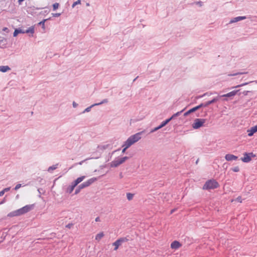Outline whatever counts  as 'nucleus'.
<instances>
[{"label": "nucleus", "instance_id": "1", "mask_svg": "<svg viewBox=\"0 0 257 257\" xmlns=\"http://www.w3.org/2000/svg\"><path fill=\"white\" fill-rule=\"evenodd\" d=\"M219 186L218 183L214 179H210L206 182L203 186V190L214 189Z\"/></svg>", "mask_w": 257, "mask_h": 257}, {"label": "nucleus", "instance_id": "2", "mask_svg": "<svg viewBox=\"0 0 257 257\" xmlns=\"http://www.w3.org/2000/svg\"><path fill=\"white\" fill-rule=\"evenodd\" d=\"M141 133H138L129 137L125 142L127 143V147H130L133 144L139 141L141 138L140 137Z\"/></svg>", "mask_w": 257, "mask_h": 257}, {"label": "nucleus", "instance_id": "3", "mask_svg": "<svg viewBox=\"0 0 257 257\" xmlns=\"http://www.w3.org/2000/svg\"><path fill=\"white\" fill-rule=\"evenodd\" d=\"M127 159V157H124L121 158H118L111 162L110 163V166L111 167H116L118 166L123 163Z\"/></svg>", "mask_w": 257, "mask_h": 257}, {"label": "nucleus", "instance_id": "4", "mask_svg": "<svg viewBox=\"0 0 257 257\" xmlns=\"http://www.w3.org/2000/svg\"><path fill=\"white\" fill-rule=\"evenodd\" d=\"M205 122V119L196 118L192 124V127L194 129H198L202 126Z\"/></svg>", "mask_w": 257, "mask_h": 257}, {"label": "nucleus", "instance_id": "5", "mask_svg": "<svg viewBox=\"0 0 257 257\" xmlns=\"http://www.w3.org/2000/svg\"><path fill=\"white\" fill-rule=\"evenodd\" d=\"M255 157V155L252 153H245L243 154V157H242L240 159L244 163H248L251 160L252 158H254Z\"/></svg>", "mask_w": 257, "mask_h": 257}, {"label": "nucleus", "instance_id": "6", "mask_svg": "<svg viewBox=\"0 0 257 257\" xmlns=\"http://www.w3.org/2000/svg\"><path fill=\"white\" fill-rule=\"evenodd\" d=\"M96 180H97L96 178H92L89 179L87 181H86V182L83 183L82 184H81V185H80L79 186V189H82L84 188L88 187L89 186H90L91 184L94 183Z\"/></svg>", "mask_w": 257, "mask_h": 257}, {"label": "nucleus", "instance_id": "7", "mask_svg": "<svg viewBox=\"0 0 257 257\" xmlns=\"http://www.w3.org/2000/svg\"><path fill=\"white\" fill-rule=\"evenodd\" d=\"M23 214V213H22V209H21V208H20V209H19L18 210H16L15 211H12V212L9 213L8 214V216L10 217H13L14 216H20Z\"/></svg>", "mask_w": 257, "mask_h": 257}, {"label": "nucleus", "instance_id": "8", "mask_svg": "<svg viewBox=\"0 0 257 257\" xmlns=\"http://www.w3.org/2000/svg\"><path fill=\"white\" fill-rule=\"evenodd\" d=\"M124 241L123 238H119L116 240L115 242L112 243V245L114 246V250H116L118 247L121 245V243Z\"/></svg>", "mask_w": 257, "mask_h": 257}, {"label": "nucleus", "instance_id": "9", "mask_svg": "<svg viewBox=\"0 0 257 257\" xmlns=\"http://www.w3.org/2000/svg\"><path fill=\"white\" fill-rule=\"evenodd\" d=\"M257 132V125L251 127L250 129L247 130V135L248 137H251L253 134Z\"/></svg>", "mask_w": 257, "mask_h": 257}, {"label": "nucleus", "instance_id": "10", "mask_svg": "<svg viewBox=\"0 0 257 257\" xmlns=\"http://www.w3.org/2000/svg\"><path fill=\"white\" fill-rule=\"evenodd\" d=\"M33 208V205H26L22 208H21L22 213L24 214H25L29 211H30L31 210H32Z\"/></svg>", "mask_w": 257, "mask_h": 257}, {"label": "nucleus", "instance_id": "11", "mask_svg": "<svg viewBox=\"0 0 257 257\" xmlns=\"http://www.w3.org/2000/svg\"><path fill=\"white\" fill-rule=\"evenodd\" d=\"M181 246V244L178 241H174L171 244L172 249H177Z\"/></svg>", "mask_w": 257, "mask_h": 257}, {"label": "nucleus", "instance_id": "12", "mask_svg": "<svg viewBox=\"0 0 257 257\" xmlns=\"http://www.w3.org/2000/svg\"><path fill=\"white\" fill-rule=\"evenodd\" d=\"M238 157L235 155L232 154H226L225 156V159L227 161H231L233 160H236Z\"/></svg>", "mask_w": 257, "mask_h": 257}, {"label": "nucleus", "instance_id": "13", "mask_svg": "<svg viewBox=\"0 0 257 257\" xmlns=\"http://www.w3.org/2000/svg\"><path fill=\"white\" fill-rule=\"evenodd\" d=\"M171 119H172V118H170L166 119L165 121H163L159 126L155 128L154 131H156L163 127L165 125H166Z\"/></svg>", "mask_w": 257, "mask_h": 257}, {"label": "nucleus", "instance_id": "14", "mask_svg": "<svg viewBox=\"0 0 257 257\" xmlns=\"http://www.w3.org/2000/svg\"><path fill=\"white\" fill-rule=\"evenodd\" d=\"M85 177L84 176L79 177L76 180H75L72 184H73L74 186H76L79 183L81 182L85 179Z\"/></svg>", "mask_w": 257, "mask_h": 257}, {"label": "nucleus", "instance_id": "15", "mask_svg": "<svg viewBox=\"0 0 257 257\" xmlns=\"http://www.w3.org/2000/svg\"><path fill=\"white\" fill-rule=\"evenodd\" d=\"M104 236V234L103 232H100L97 233L95 236V239L97 242H99Z\"/></svg>", "mask_w": 257, "mask_h": 257}, {"label": "nucleus", "instance_id": "16", "mask_svg": "<svg viewBox=\"0 0 257 257\" xmlns=\"http://www.w3.org/2000/svg\"><path fill=\"white\" fill-rule=\"evenodd\" d=\"M238 90H236V91H231L227 94H224L223 95H222L221 96L222 97H231V96H234L236 93L237 92Z\"/></svg>", "mask_w": 257, "mask_h": 257}, {"label": "nucleus", "instance_id": "17", "mask_svg": "<svg viewBox=\"0 0 257 257\" xmlns=\"http://www.w3.org/2000/svg\"><path fill=\"white\" fill-rule=\"evenodd\" d=\"M245 18H246L245 17H237L234 18L233 19L231 20L230 21V23H235V22H237L238 21L244 20Z\"/></svg>", "mask_w": 257, "mask_h": 257}, {"label": "nucleus", "instance_id": "18", "mask_svg": "<svg viewBox=\"0 0 257 257\" xmlns=\"http://www.w3.org/2000/svg\"><path fill=\"white\" fill-rule=\"evenodd\" d=\"M11 69L8 66H0V71L3 72H6Z\"/></svg>", "mask_w": 257, "mask_h": 257}, {"label": "nucleus", "instance_id": "19", "mask_svg": "<svg viewBox=\"0 0 257 257\" xmlns=\"http://www.w3.org/2000/svg\"><path fill=\"white\" fill-rule=\"evenodd\" d=\"M202 106V104H201L199 105L194 107L190 109V110H189V112L191 113V112H194L196 110H197V109H198L199 108H200Z\"/></svg>", "mask_w": 257, "mask_h": 257}, {"label": "nucleus", "instance_id": "20", "mask_svg": "<svg viewBox=\"0 0 257 257\" xmlns=\"http://www.w3.org/2000/svg\"><path fill=\"white\" fill-rule=\"evenodd\" d=\"M19 33H25V32L22 30L16 29L13 34L14 37H16Z\"/></svg>", "mask_w": 257, "mask_h": 257}, {"label": "nucleus", "instance_id": "21", "mask_svg": "<svg viewBox=\"0 0 257 257\" xmlns=\"http://www.w3.org/2000/svg\"><path fill=\"white\" fill-rule=\"evenodd\" d=\"M24 32L26 33H30L33 34L34 33V28L33 27H30L28 30Z\"/></svg>", "mask_w": 257, "mask_h": 257}, {"label": "nucleus", "instance_id": "22", "mask_svg": "<svg viewBox=\"0 0 257 257\" xmlns=\"http://www.w3.org/2000/svg\"><path fill=\"white\" fill-rule=\"evenodd\" d=\"M134 194H132V193H127L126 194V197H127V199L128 200H131L133 199V197H134Z\"/></svg>", "mask_w": 257, "mask_h": 257}, {"label": "nucleus", "instance_id": "23", "mask_svg": "<svg viewBox=\"0 0 257 257\" xmlns=\"http://www.w3.org/2000/svg\"><path fill=\"white\" fill-rule=\"evenodd\" d=\"M57 166H58V164H56L55 165H54L53 166H51L49 168H48V171L49 172H51L54 170H55L57 168Z\"/></svg>", "mask_w": 257, "mask_h": 257}, {"label": "nucleus", "instance_id": "24", "mask_svg": "<svg viewBox=\"0 0 257 257\" xmlns=\"http://www.w3.org/2000/svg\"><path fill=\"white\" fill-rule=\"evenodd\" d=\"M59 7V3H56L53 5V10H56Z\"/></svg>", "mask_w": 257, "mask_h": 257}, {"label": "nucleus", "instance_id": "25", "mask_svg": "<svg viewBox=\"0 0 257 257\" xmlns=\"http://www.w3.org/2000/svg\"><path fill=\"white\" fill-rule=\"evenodd\" d=\"M81 4V1L77 0L76 2H74L72 6V8H74L76 5Z\"/></svg>", "mask_w": 257, "mask_h": 257}, {"label": "nucleus", "instance_id": "26", "mask_svg": "<svg viewBox=\"0 0 257 257\" xmlns=\"http://www.w3.org/2000/svg\"><path fill=\"white\" fill-rule=\"evenodd\" d=\"M217 100H218V99H217V98H214V99H213L212 100H210V101H208V102H207L206 105H209V104H211V103H214V102H216V101H217Z\"/></svg>", "mask_w": 257, "mask_h": 257}, {"label": "nucleus", "instance_id": "27", "mask_svg": "<svg viewBox=\"0 0 257 257\" xmlns=\"http://www.w3.org/2000/svg\"><path fill=\"white\" fill-rule=\"evenodd\" d=\"M123 147H124V149H123L122 150V153H124V152H125V150H126L127 148H128L130 147H127V143H126V142H125V143H124V145H123Z\"/></svg>", "mask_w": 257, "mask_h": 257}, {"label": "nucleus", "instance_id": "28", "mask_svg": "<svg viewBox=\"0 0 257 257\" xmlns=\"http://www.w3.org/2000/svg\"><path fill=\"white\" fill-rule=\"evenodd\" d=\"M75 187L76 186H74V185L72 184L71 186L70 187V188H68L69 192L71 193Z\"/></svg>", "mask_w": 257, "mask_h": 257}, {"label": "nucleus", "instance_id": "29", "mask_svg": "<svg viewBox=\"0 0 257 257\" xmlns=\"http://www.w3.org/2000/svg\"><path fill=\"white\" fill-rule=\"evenodd\" d=\"M232 170L234 172H238L239 171V168L238 166L232 168Z\"/></svg>", "mask_w": 257, "mask_h": 257}, {"label": "nucleus", "instance_id": "30", "mask_svg": "<svg viewBox=\"0 0 257 257\" xmlns=\"http://www.w3.org/2000/svg\"><path fill=\"white\" fill-rule=\"evenodd\" d=\"M108 101L107 99H104L102 101H101V102L100 103H96V104H95L94 105H92V106H94V105H99V104H102V103H106Z\"/></svg>", "mask_w": 257, "mask_h": 257}, {"label": "nucleus", "instance_id": "31", "mask_svg": "<svg viewBox=\"0 0 257 257\" xmlns=\"http://www.w3.org/2000/svg\"><path fill=\"white\" fill-rule=\"evenodd\" d=\"M182 111H183V110H182V111H180V112H177V113H176L174 114H173V115H172L170 118H172H172H173L174 117H176V116H178V115H179V114H180L181 112H182Z\"/></svg>", "mask_w": 257, "mask_h": 257}, {"label": "nucleus", "instance_id": "32", "mask_svg": "<svg viewBox=\"0 0 257 257\" xmlns=\"http://www.w3.org/2000/svg\"><path fill=\"white\" fill-rule=\"evenodd\" d=\"M236 200L240 203L242 202V198L241 196H238L236 198Z\"/></svg>", "mask_w": 257, "mask_h": 257}, {"label": "nucleus", "instance_id": "33", "mask_svg": "<svg viewBox=\"0 0 257 257\" xmlns=\"http://www.w3.org/2000/svg\"><path fill=\"white\" fill-rule=\"evenodd\" d=\"M73 225V224L72 223H69L66 225V227L68 228H71L72 227Z\"/></svg>", "mask_w": 257, "mask_h": 257}, {"label": "nucleus", "instance_id": "34", "mask_svg": "<svg viewBox=\"0 0 257 257\" xmlns=\"http://www.w3.org/2000/svg\"><path fill=\"white\" fill-rule=\"evenodd\" d=\"M21 187V184H17V185L16 186V187H15V189L16 190H17L19 189Z\"/></svg>", "mask_w": 257, "mask_h": 257}, {"label": "nucleus", "instance_id": "35", "mask_svg": "<svg viewBox=\"0 0 257 257\" xmlns=\"http://www.w3.org/2000/svg\"><path fill=\"white\" fill-rule=\"evenodd\" d=\"M247 84V83H243V84H241L240 85H238L237 86H236L234 87V88H237V87H241V86H243L244 85H245Z\"/></svg>", "mask_w": 257, "mask_h": 257}, {"label": "nucleus", "instance_id": "36", "mask_svg": "<svg viewBox=\"0 0 257 257\" xmlns=\"http://www.w3.org/2000/svg\"><path fill=\"white\" fill-rule=\"evenodd\" d=\"M3 31L4 32H6L7 33H8L9 32V30L7 28L5 27V28H4L3 29Z\"/></svg>", "mask_w": 257, "mask_h": 257}, {"label": "nucleus", "instance_id": "37", "mask_svg": "<svg viewBox=\"0 0 257 257\" xmlns=\"http://www.w3.org/2000/svg\"><path fill=\"white\" fill-rule=\"evenodd\" d=\"M46 21V20H44L43 21H41V22H40L39 24L42 25L43 26H44V24H45V22Z\"/></svg>", "mask_w": 257, "mask_h": 257}, {"label": "nucleus", "instance_id": "38", "mask_svg": "<svg viewBox=\"0 0 257 257\" xmlns=\"http://www.w3.org/2000/svg\"><path fill=\"white\" fill-rule=\"evenodd\" d=\"M5 191L4 190H3L2 191H1L0 192V196H3V195H4V194H5Z\"/></svg>", "mask_w": 257, "mask_h": 257}, {"label": "nucleus", "instance_id": "39", "mask_svg": "<svg viewBox=\"0 0 257 257\" xmlns=\"http://www.w3.org/2000/svg\"><path fill=\"white\" fill-rule=\"evenodd\" d=\"M95 220L96 222H99L100 221V218L99 217H97L95 218Z\"/></svg>", "mask_w": 257, "mask_h": 257}, {"label": "nucleus", "instance_id": "40", "mask_svg": "<svg viewBox=\"0 0 257 257\" xmlns=\"http://www.w3.org/2000/svg\"><path fill=\"white\" fill-rule=\"evenodd\" d=\"M190 112H189V110L187 112H186L185 113H184V116H187V115H188L189 114H190Z\"/></svg>", "mask_w": 257, "mask_h": 257}, {"label": "nucleus", "instance_id": "41", "mask_svg": "<svg viewBox=\"0 0 257 257\" xmlns=\"http://www.w3.org/2000/svg\"><path fill=\"white\" fill-rule=\"evenodd\" d=\"M10 189V188H5L4 189V190L5 191V192H7V191H9Z\"/></svg>", "mask_w": 257, "mask_h": 257}, {"label": "nucleus", "instance_id": "42", "mask_svg": "<svg viewBox=\"0 0 257 257\" xmlns=\"http://www.w3.org/2000/svg\"><path fill=\"white\" fill-rule=\"evenodd\" d=\"M60 16V14H59V13L54 14V17H59V16Z\"/></svg>", "mask_w": 257, "mask_h": 257}, {"label": "nucleus", "instance_id": "43", "mask_svg": "<svg viewBox=\"0 0 257 257\" xmlns=\"http://www.w3.org/2000/svg\"><path fill=\"white\" fill-rule=\"evenodd\" d=\"M80 190V189H79V188H78L77 189H76V190H75V194H77V193L79 192Z\"/></svg>", "mask_w": 257, "mask_h": 257}, {"label": "nucleus", "instance_id": "44", "mask_svg": "<svg viewBox=\"0 0 257 257\" xmlns=\"http://www.w3.org/2000/svg\"><path fill=\"white\" fill-rule=\"evenodd\" d=\"M90 107H87L85 109V111H89L90 110Z\"/></svg>", "mask_w": 257, "mask_h": 257}, {"label": "nucleus", "instance_id": "45", "mask_svg": "<svg viewBox=\"0 0 257 257\" xmlns=\"http://www.w3.org/2000/svg\"><path fill=\"white\" fill-rule=\"evenodd\" d=\"M24 0H19L18 2L19 3V4H20L23 1H24Z\"/></svg>", "mask_w": 257, "mask_h": 257}, {"label": "nucleus", "instance_id": "46", "mask_svg": "<svg viewBox=\"0 0 257 257\" xmlns=\"http://www.w3.org/2000/svg\"><path fill=\"white\" fill-rule=\"evenodd\" d=\"M244 73H236V74H233V75H237V74H243Z\"/></svg>", "mask_w": 257, "mask_h": 257}, {"label": "nucleus", "instance_id": "47", "mask_svg": "<svg viewBox=\"0 0 257 257\" xmlns=\"http://www.w3.org/2000/svg\"><path fill=\"white\" fill-rule=\"evenodd\" d=\"M73 105L74 107H76L77 104L75 103V102H74Z\"/></svg>", "mask_w": 257, "mask_h": 257}]
</instances>
